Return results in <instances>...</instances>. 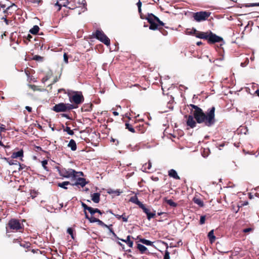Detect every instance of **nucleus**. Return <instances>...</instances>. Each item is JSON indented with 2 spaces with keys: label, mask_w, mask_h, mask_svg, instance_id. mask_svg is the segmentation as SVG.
Returning a JSON list of instances; mask_svg holds the SVG:
<instances>
[{
  "label": "nucleus",
  "mask_w": 259,
  "mask_h": 259,
  "mask_svg": "<svg viewBox=\"0 0 259 259\" xmlns=\"http://www.w3.org/2000/svg\"><path fill=\"white\" fill-rule=\"evenodd\" d=\"M188 106L194 109L193 115L197 123H204L205 125L207 126H211L214 124L215 122L214 107H211L208 110L206 113H205L200 108L196 105L190 104Z\"/></svg>",
  "instance_id": "f257e3e1"
},
{
  "label": "nucleus",
  "mask_w": 259,
  "mask_h": 259,
  "mask_svg": "<svg viewBox=\"0 0 259 259\" xmlns=\"http://www.w3.org/2000/svg\"><path fill=\"white\" fill-rule=\"evenodd\" d=\"M84 98H69V103H59L55 104L52 110L56 113L69 112L71 110L78 107V105L83 103Z\"/></svg>",
  "instance_id": "f03ea898"
},
{
  "label": "nucleus",
  "mask_w": 259,
  "mask_h": 259,
  "mask_svg": "<svg viewBox=\"0 0 259 259\" xmlns=\"http://www.w3.org/2000/svg\"><path fill=\"white\" fill-rule=\"evenodd\" d=\"M24 221V220L21 221L15 218L10 219L6 224V234L11 232L23 233L24 230V226L22 222Z\"/></svg>",
  "instance_id": "7ed1b4c3"
},
{
  "label": "nucleus",
  "mask_w": 259,
  "mask_h": 259,
  "mask_svg": "<svg viewBox=\"0 0 259 259\" xmlns=\"http://www.w3.org/2000/svg\"><path fill=\"white\" fill-rule=\"evenodd\" d=\"M146 19L150 24L149 26L150 29L155 30L160 29L159 26H164V23L153 14H148Z\"/></svg>",
  "instance_id": "20e7f679"
},
{
  "label": "nucleus",
  "mask_w": 259,
  "mask_h": 259,
  "mask_svg": "<svg viewBox=\"0 0 259 259\" xmlns=\"http://www.w3.org/2000/svg\"><path fill=\"white\" fill-rule=\"evenodd\" d=\"M60 176L66 178L76 179L78 172L71 168H60L58 169Z\"/></svg>",
  "instance_id": "39448f33"
},
{
  "label": "nucleus",
  "mask_w": 259,
  "mask_h": 259,
  "mask_svg": "<svg viewBox=\"0 0 259 259\" xmlns=\"http://www.w3.org/2000/svg\"><path fill=\"white\" fill-rule=\"evenodd\" d=\"M210 15V13L209 12L201 11L195 13L193 17L197 22H201L206 20Z\"/></svg>",
  "instance_id": "423d86ee"
},
{
  "label": "nucleus",
  "mask_w": 259,
  "mask_h": 259,
  "mask_svg": "<svg viewBox=\"0 0 259 259\" xmlns=\"http://www.w3.org/2000/svg\"><path fill=\"white\" fill-rule=\"evenodd\" d=\"M96 38L104 43L105 45L109 46L110 44L109 38L101 30H97L95 33Z\"/></svg>",
  "instance_id": "0eeeda50"
},
{
  "label": "nucleus",
  "mask_w": 259,
  "mask_h": 259,
  "mask_svg": "<svg viewBox=\"0 0 259 259\" xmlns=\"http://www.w3.org/2000/svg\"><path fill=\"white\" fill-rule=\"evenodd\" d=\"M207 40L209 44H214L221 42L223 40V38L210 31L208 33Z\"/></svg>",
  "instance_id": "6e6552de"
},
{
  "label": "nucleus",
  "mask_w": 259,
  "mask_h": 259,
  "mask_svg": "<svg viewBox=\"0 0 259 259\" xmlns=\"http://www.w3.org/2000/svg\"><path fill=\"white\" fill-rule=\"evenodd\" d=\"M185 117L187 118V125L191 128H194L196 126L197 121L195 120L193 115H186Z\"/></svg>",
  "instance_id": "1a4fd4ad"
},
{
  "label": "nucleus",
  "mask_w": 259,
  "mask_h": 259,
  "mask_svg": "<svg viewBox=\"0 0 259 259\" xmlns=\"http://www.w3.org/2000/svg\"><path fill=\"white\" fill-rule=\"evenodd\" d=\"M193 31L194 33H195V35L197 37L201 39H207L208 35L209 33L208 32H204L197 31L196 29H194Z\"/></svg>",
  "instance_id": "9d476101"
},
{
  "label": "nucleus",
  "mask_w": 259,
  "mask_h": 259,
  "mask_svg": "<svg viewBox=\"0 0 259 259\" xmlns=\"http://www.w3.org/2000/svg\"><path fill=\"white\" fill-rule=\"evenodd\" d=\"M67 95L68 97H83L81 92L73 91L71 90H68L67 91Z\"/></svg>",
  "instance_id": "9b49d317"
},
{
  "label": "nucleus",
  "mask_w": 259,
  "mask_h": 259,
  "mask_svg": "<svg viewBox=\"0 0 259 259\" xmlns=\"http://www.w3.org/2000/svg\"><path fill=\"white\" fill-rule=\"evenodd\" d=\"M23 150L22 149H21L20 150L17 152H14L11 155V157L12 158H17L20 157L21 160H22V158L23 157Z\"/></svg>",
  "instance_id": "f8f14e48"
},
{
  "label": "nucleus",
  "mask_w": 259,
  "mask_h": 259,
  "mask_svg": "<svg viewBox=\"0 0 259 259\" xmlns=\"http://www.w3.org/2000/svg\"><path fill=\"white\" fill-rule=\"evenodd\" d=\"M132 238L134 239L133 237H131V236L128 235L127 236L126 239H120V240H121L123 242H124L126 243L127 245L130 247H132L133 245V241L131 240V238ZM118 239H119L118 237H117Z\"/></svg>",
  "instance_id": "ddd939ff"
},
{
  "label": "nucleus",
  "mask_w": 259,
  "mask_h": 259,
  "mask_svg": "<svg viewBox=\"0 0 259 259\" xmlns=\"http://www.w3.org/2000/svg\"><path fill=\"white\" fill-rule=\"evenodd\" d=\"M168 176L170 177H172L176 180H180V177L178 175L177 171L175 169H170L168 171Z\"/></svg>",
  "instance_id": "4468645a"
},
{
  "label": "nucleus",
  "mask_w": 259,
  "mask_h": 259,
  "mask_svg": "<svg viewBox=\"0 0 259 259\" xmlns=\"http://www.w3.org/2000/svg\"><path fill=\"white\" fill-rule=\"evenodd\" d=\"M92 200L96 203H98L100 200V194L99 193H95L91 195Z\"/></svg>",
  "instance_id": "2eb2a0df"
},
{
  "label": "nucleus",
  "mask_w": 259,
  "mask_h": 259,
  "mask_svg": "<svg viewBox=\"0 0 259 259\" xmlns=\"http://www.w3.org/2000/svg\"><path fill=\"white\" fill-rule=\"evenodd\" d=\"M129 201L132 203L136 204L139 206V207H140V206L143 204V203L139 200L137 196L136 195L131 197Z\"/></svg>",
  "instance_id": "dca6fc26"
},
{
  "label": "nucleus",
  "mask_w": 259,
  "mask_h": 259,
  "mask_svg": "<svg viewBox=\"0 0 259 259\" xmlns=\"http://www.w3.org/2000/svg\"><path fill=\"white\" fill-rule=\"evenodd\" d=\"M87 184L85 179L82 178H79L77 179L76 183L75 184V185H80L82 187H83Z\"/></svg>",
  "instance_id": "f3484780"
},
{
  "label": "nucleus",
  "mask_w": 259,
  "mask_h": 259,
  "mask_svg": "<svg viewBox=\"0 0 259 259\" xmlns=\"http://www.w3.org/2000/svg\"><path fill=\"white\" fill-rule=\"evenodd\" d=\"M68 147H70L72 151H75L77 149L75 141L71 139L68 144Z\"/></svg>",
  "instance_id": "a211bd4d"
},
{
  "label": "nucleus",
  "mask_w": 259,
  "mask_h": 259,
  "mask_svg": "<svg viewBox=\"0 0 259 259\" xmlns=\"http://www.w3.org/2000/svg\"><path fill=\"white\" fill-rule=\"evenodd\" d=\"M208 238H209V241L210 243H213L215 240V237L214 235V231L213 230H211L208 234Z\"/></svg>",
  "instance_id": "6ab92c4d"
},
{
  "label": "nucleus",
  "mask_w": 259,
  "mask_h": 259,
  "mask_svg": "<svg viewBox=\"0 0 259 259\" xmlns=\"http://www.w3.org/2000/svg\"><path fill=\"white\" fill-rule=\"evenodd\" d=\"M193 201L195 204H197L200 207H203L204 206L203 202L200 198L194 197Z\"/></svg>",
  "instance_id": "aec40b11"
},
{
  "label": "nucleus",
  "mask_w": 259,
  "mask_h": 259,
  "mask_svg": "<svg viewBox=\"0 0 259 259\" xmlns=\"http://www.w3.org/2000/svg\"><path fill=\"white\" fill-rule=\"evenodd\" d=\"M57 186L64 189H67V187H66L68 185H70V183L68 181H64L62 183H58Z\"/></svg>",
  "instance_id": "412c9836"
},
{
  "label": "nucleus",
  "mask_w": 259,
  "mask_h": 259,
  "mask_svg": "<svg viewBox=\"0 0 259 259\" xmlns=\"http://www.w3.org/2000/svg\"><path fill=\"white\" fill-rule=\"evenodd\" d=\"M164 201L167 204L171 207H176L178 206V204L173 201L172 199H167L166 198H164Z\"/></svg>",
  "instance_id": "4be33fe9"
},
{
  "label": "nucleus",
  "mask_w": 259,
  "mask_h": 259,
  "mask_svg": "<svg viewBox=\"0 0 259 259\" xmlns=\"http://www.w3.org/2000/svg\"><path fill=\"white\" fill-rule=\"evenodd\" d=\"M66 2H59V1L57 2L55 5V6L56 7V8H57V11H60L62 6L66 7Z\"/></svg>",
  "instance_id": "5701e85b"
},
{
  "label": "nucleus",
  "mask_w": 259,
  "mask_h": 259,
  "mask_svg": "<svg viewBox=\"0 0 259 259\" xmlns=\"http://www.w3.org/2000/svg\"><path fill=\"white\" fill-rule=\"evenodd\" d=\"M93 105L92 103L85 104L83 105V108L85 111H91L92 110Z\"/></svg>",
  "instance_id": "b1692460"
},
{
  "label": "nucleus",
  "mask_w": 259,
  "mask_h": 259,
  "mask_svg": "<svg viewBox=\"0 0 259 259\" xmlns=\"http://www.w3.org/2000/svg\"><path fill=\"white\" fill-rule=\"evenodd\" d=\"M39 30V28L37 25H34L31 29H30L29 32L32 34H36Z\"/></svg>",
  "instance_id": "393cba45"
},
{
  "label": "nucleus",
  "mask_w": 259,
  "mask_h": 259,
  "mask_svg": "<svg viewBox=\"0 0 259 259\" xmlns=\"http://www.w3.org/2000/svg\"><path fill=\"white\" fill-rule=\"evenodd\" d=\"M137 248L139 250L141 253H144L147 250V247L141 244H138Z\"/></svg>",
  "instance_id": "a878e982"
},
{
  "label": "nucleus",
  "mask_w": 259,
  "mask_h": 259,
  "mask_svg": "<svg viewBox=\"0 0 259 259\" xmlns=\"http://www.w3.org/2000/svg\"><path fill=\"white\" fill-rule=\"evenodd\" d=\"M107 192L109 194H115L117 196L119 195L121 193L120 190H113L111 189H108Z\"/></svg>",
  "instance_id": "bb28decb"
},
{
  "label": "nucleus",
  "mask_w": 259,
  "mask_h": 259,
  "mask_svg": "<svg viewBox=\"0 0 259 259\" xmlns=\"http://www.w3.org/2000/svg\"><path fill=\"white\" fill-rule=\"evenodd\" d=\"M137 7L138 8V12H139V13L140 14L141 18L142 19H144V18L143 17L142 15V10H141L142 3H141V2L140 0L137 3Z\"/></svg>",
  "instance_id": "cd10ccee"
},
{
  "label": "nucleus",
  "mask_w": 259,
  "mask_h": 259,
  "mask_svg": "<svg viewBox=\"0 0 259 259\" xmlns=\"http://www.w3.org/2000/svg\"><path fill=\"white\" fill-rule=\"evenodd\" d=\"M140 241L142 243L146 244L147 245H152L153 244V242L150 240H146L145 239H141Z\"/></svg>",
  "instance_id": "c85d7f7f"
},
{
  "label": "nucleus",
  "mask_w": 259,
  "mask_h": 259,
  "mask_svg": "<svg viewBox=\"0 0 259 259\" xmlns=\"http://www.w3.org/2000/svg\"><path fill=\"white\" fill-rule=\"evenodd\" d=\"M125 126L126 128L128 129L129 131H130L132 133H135V128L132 126V125L128 123H125Z\"/></svg>",
  "instance_id": "c756f323"
},
{
  "label": "nucleus",
  "mask_w": 259,
  "mask_h": 259,
  "mask_svg": "<svg viewBox=\"0 0 259 259\" xmlns=\"http://www.w3.org/2000/svg\"><path fill=\"white\" fill-rule=\"evenodd\" d=\"M156 217V214H155V211L154 210V212H150L147 215V218L148 220H150L152 218H155Z\"/></svg>",
  "instance_id": "7c9ffc66"
},
{
  "label": "nucleus",
  "mask_w": 259,
  "mask_h": 259,
  "mask_svg": "<svg viewBox=\"0 0 259 259\" xmlns=\"http://www.w3.org/2000/svg\"><path fill=\"white\" fill-rule=\"evenodd\" d=\"M63 130L64 132H67L69 135H74V132L68 126H66L65 128H64Z\"/></svg>",
  "instance_id": "2f4dec72"
},
{
  "label": "nucleus",
  "mask_w": 259,
  "mask_h": 259,
  "mask_svg": "<svg viewBox=\"0 0 259 259\" xmlns=\"http://www.w3.org/2000/svg\"><path fill=\"white\" fill-rule=\"evenodd\" d=\"M141 209H142L143 211L147 215L150 212V210L146 208L145 206L143 204L140 207Z\"/></svg>",
  "instance_id": "473e14b6"
},
{
  "label": "nucleus",
  "mask_w": 259,
  "mask_h": 259,
  "mask_svg": "<svg viewBox=\"0 0 259 259\" xmlns=\"http://www.w3.org/2000/svg\"><path fill=\"white\" fill-rule=\"evenodd\" d=\"M67 233L70 235L71 238L74 239L73 229L72 228H68L67 230Z\"/></svg>",
  "instance_id": "72a5a7b5"
},
{
  "label": "nucleus",
  "mask_w": 259,
  "mask_h": 259,
  "mask_svg": "<svg viewBox=\"0 0 259 259\" xmlns=\"http://www.w3.org/2000/svg\"><path fill=\"white\" fill-rule=\"evenodd\" d=\"M96 223H97L99 225L101 226L102 227L109 228V226L105 224L103 222H102V221L98 219Z\"/></svg>",
  "instance_id": "f704fd0d"
},
{
  "label": "nucleus",
  "mask_w": 259,
  "mask_h": 259,
  "mask_svg": "<svg viewBox=\"0 0 259 259\" xmlns=\"http://www.w3.org/2000/svg\"><path fill=\"white\" fill-rule=\"evenodd\" d=\"M48 164V161L47 160H45L41 161V164L44 168L47 171L49 170V169L48 167L47 166V165Z\"/></svg>",
  "instance_id": "c9c22d12"
},
{
  "label": "nucleus",
  "mask_w": 259,
  "mask_h": 259,
  "mask_svg": "<svg viewBox=\"0 0 259 259\" xmlns=\"http://www.w3.org/2000/svg\"><path fill=\"white\" fill-rule=\"evenodd\" d=\"M174 98H170V100L167 103V106L169 109H173V106L171 105L174 102Z\"/></svg>",
  "instance_id": "e433bc0d"
},
{
  "label": "nucleus",
  "mask_w": 259,
  "mask_h": 259,
  "mask_svg": "<svg viewBox=\"0 0 259 259\" xmlns=\"http://www.w3.org/2000/svg\"><path fill=\"white\" fill-rule=\"evenodd\" d=\"M30 88L34 91H44V89H39L38 87L35 85H30Z\"/></svg>",
  "instance_id": "4c0bfd02"
},
{
  "label": "nucleus",
  "mask_w": 259,
  "mask_h": 259,
  "mask_svg": "<svg viewBox=\"0 0 259 259\" xmlns=\"http://www.w3.org/2000/svg\"><path fill=\"white\" fill-rule=\"evenodd\" d=\"M169 252L167 250H166L164 255L163 259H170Z\"/></svg>",
  "instance_id": "58836bf2"
},
{
  "label": "nucleus",
  "mask_w": 259,
  "mask_h": 259,
  "mask_svg": "<svg viewBox=\"0 0 259 259\" xmlns=\"http://www.w3.org/2000/svg\"><path fill=\"white\" fill-rule=\"evenodd\" d=\"M50 77V75L47 74L44 77L42 78L41 81L42 83H45Z\"/></svg>",
  "instance_id": "ea45409f"
},
{
  "label": "nucleus",
  "mask_w": 259,
  "mask_h": 259,
  "mask_svg": "<svg viewBox=\"0 0 259 259\" xmlns=\"http://www.w3.org/2000/svg\"><path fill=\"white\" fill-rule=\"evenodd\" d=\"M121 215L123 217H121V219H122L123 222H127L128 218V216H126L125 213H123Z\"/></svg>",
  "instance_id": "a19ab883"
},
{
  "label": "nucleus",
  "mask_w": 259,
  "mask_h": 259,
  "mask_svg": "<svg viewBox=\"0 0 259 259\" xmlns=\"http://www.w3.org/2000/svg\"><path fill=\"white\" fill-rule=\"evenodd\" d=\"M205 215H202L200 217V224L202 225L205 223Z\"/></svg>",
  "instance_id": "79ce46f5"
},
{
  "label": "nucleus",
  "mask_w": 259,
  "mask_h": 259,
  "mask_svg": "<svg viewBox=\"0 0 259 259\" xmlns=\"http://www.w3.org/2000/svg\"><path fill=\"white\" fill-rule=\"evenodd\" d=\"M90 213L92 214V215H93L95 213V208H94L92 207H90L89 208L88 210Z\"/></svg>",
  "instance_id": "37998d69"
},
{
  "label": "nucleus",
  "mask_w": 259,
  "mask_h": 259,
  "mask_svg": "<svg viewBox=\"0 0 259 259\" xmlns=\"http://www.w3.org/2000/svg\"><path fill=\"white\" fill-rule=\"evenodd\" d=\"M81 206L83 208L84 211L88 210L90 206H88L86 204L83 202H81Z\"/></svg>",
  "instance_id": "c03bdc74"
},
{
  "label": "nucleus",
  "mask_w": 259,
  "mask_h": 259,
  "mask_svg": "<svg viewBox=\"0 0 259 259\" xmlns=\"http://www.w3.org/2000/svg\"><path fill=\"white\" fill-rule=\"evenodd\" d=\"M2 19L4 20V21L6 23V24L7 25H8L10 24V23H11L12 22V21H9L7 19L6 15H5V17H3L2 18Z\"/></svg>",
  "instance_id": "a18cd8bd"
},
{
  "label": "nucleus",
  "mask_w": 259,
  "mask_h": 259,
  "mask_svg": "<svg viewBox=\"0 0 259 259\" xmlns=\"http://www.w3.org/2000/svg\"><path fill=\"white\" fill-rule=\"evenodd\" d=\"M97 220L98 219L97 218H96L95 217H90V219H89V221L91 222V223H96L97 221Z\"/></svg>",
  "instance_id": "49530a36"
},
{
  "label": "nucleus",
  "mask_w": 259,
  "mask_h": 259,
  "mask_svg": "<svg viewBox=\"0 0 259 259\" xmlns=\"http://www.w3.org/2000/svg\"><path fill=\"white\" fill-rule=\"evenodd\" d=\"M30 194H31V196L32 197V198H34L36 196L37 193L35 191L32 190L31 191Z\"/></svg>",
  "instance_id": "de8ad7c7"
},
{
  "label": "nucleus",
  "mask_w": 259,
  "mask_h": 259,
  "mask_svg": "<svg viewBox=\"0 0 259 259\" xmlns=\"http://www.w3.org/2000/svg\"><path fill=\"white\" fill-rule=\"evenodd\" d=\"M61 116L62 117H65L68 119H70V117L69 116V115L68 114H66V113H62L60 114Z\"/></svg>",
  "instance_id": "09e8293b"
},
{
  "label": "nucleus",
  "mask_w": 259,
  "mask_h": 259,
  "mask_svg": "<svg viewBox=\"0 0 259 259\" xmlns=\"http://www.w3.org/2000/svg\"><path fill=\"white\" fill-rule=\"evenodd\" d=\"M252 231V229L251 228H245L243 230V232L244 233H248L250 231Z\"/></svg>",
  "instance_id": "8fccbe9b"
},
{
  "label": "nucleus",
  "mask_w": 259,
  "mask_h": 259,
  "mask_svg": "<svg viewBox=\"0 0 259 259\" xmlns=\"http://www.w3.org/2000/svg\"><path fill=\"white\" fill-rule=\"evenodd\" d=\"M13 6H15V5H11V6L8 7L5 10H4V14H6L5 15L7 16V14H8V12L10 8H12Z\"/></svg>",
  "instance_id": "3c124183"
},
{
  "label": "nucleus",
  "mask_w": 259,
  "mask_h": 259,
  "mask_svg": "<svg viewBox=\"0 0 259 259\" xmlns=\"http://www.w3.org/2000/svg\"><path fill=\"white\" fill-rule=\"evenodd\" d=\"M63 57H64V62L66 63H68V56H67V55L66 53H64V55H63Z\"/></svg>",
  "instance_id": "603ef678"
},
{
  "label": "nucleus",
  "mask_w": 259,
  "mask_h": 259,
  "mask_svg": "<svg viewBox=\"0 0 259 259\" xmlns=\"http://www.w3.org/2000/svg\"><path fill=\"white\" fill-rule=\"evenodd\" d=\"M254 6H259L258 3H252L250 4L249 5H246V7H254Z\"/></svg>",
  "instance_id": "864d4df0"
},
{
  "label": "nucleus",
  "mask_w": 259,
  "mask_h": 259,
  "mask_svg": "<svg viewBox=\"0 0 259 259\" xmlns=\"http://www.w3.org/2000/svg\"><path fill=\"white\" fill-rule=\"evenodd\" d=\"M248 204V202L247 201H245L244 202L243 204H241V206H238V210L236 211V212H237L238 211V210H239V208L240 207H242V206H244V205H246Z\"/></svg>",
  "instance_id": "5fc2aeb1"
},
{
  "label": "nucleus",
  "mask_w": 259,
  "mask_h": 259,
  "mask_svg": "<svg viewBox=\"0 0 259 259\" xmlns=\"http://www.w3.org/2000/svg\"><path fill=\"white\" fill-rule=\"evenodd\" d=\"M25 109L29 112L31 113L32 112V108L29 106H26Z\"/></svg>",
  "instance_id": "6e6d98bb"
},
{
  "label": "nucleus",
  "mask_w": 259,
  "mask_h": 259,
  "mask_svg": "<svg viewBox=\"0 0 259 259\" xmlns=\"http://www.w3.org/2000/svg\"><path fill=\"white\" fill-rule=\"evenodd\" d=\"M99 213L100 214H103V212H102L100 209H99L98 208H95V213Z\"/></svg>",
  "instance_id": "4d7b16f0"
},
{
  "label": "nucleus",
  "mask_w": 259,
  "mask_h": 259,
  "mask_svg": "<svg viewBox=\"0 0 259 259\" xmlns=\"http://www.w3.org/2000/svg\"><path fill=\"white\" fill-rule=\"evenodd\" d=\"M114 215L118 220L121 219V217H123L122 215H119V214H114Z\"/></svg>",
  "instance_id": "13d9d810"
},
{
  "label": "nucleus",
  "mask_w": 259,
  "mask_h": 259,
  "mask_svg": "<svg viewBox=\"0 0 259 259\" xmlns=\"http://www.w3.org/2000/svg\"><path fill=\"white\" fill-rule=\"evenodd\" d=\"M84 214H85V218L87 219L88 220H89L90 217L88 214L87 211H84Z\"/></svg>",
  "instance_id": "bf43d9fd"
},
{
  "label": "nucleus",
  "mask_w": 259,
  "mask_h": 259,
  "mask_svg": "<svg viewBox=\"0 0 259 259\" xmlns=\"http://www.w3.org/2000/svg\"><path fill=\"white\" fill-rule=\"evenodd\" d=\"M110 231L113 234V235L114 236H116V235L115 234V233H114V232L113 231L112 229V228H110V227L109 228H108Z\"/></svg>",
  "instance_id": "052dcab7"
},
{
  "label": "nucleus",
  "mask_w": 259,
  "mask_h": 259,
  "mask_svg": "<svg viewBox=\"0 0 259 259\" xmlns=\"http://www.w3.org/2000/svg\"><path fill=\"white\" fill-rule=\"evenodd\" d=\"M5 131V127L2 126H0V133L2 132H4Z\"/></svg>",
  "instance_id": "680f3d73"
},
{
  "label": "nucleus",
  "mask_w": 259,
  "mask_h": 259,
  "mask_svg": "<svg viewBox=\"0 0 259 259\" xmlns=\"http://www.w3.org/2000/svg\"><path fill=\"white\" fill-rule=\"evenodd\" d=\"M20 246H23L24 247H28L29 246L27 244H25L23 243H20Z\"/></svg>",
  "instance_id": "e2e57ef3"
},
{
  "label": "nucleus",
  "mask_w": 259,
  "mask_h": 259,
  "mask_svg": "<svg viewBox=\"0 0 259 259\" xmlns=\"http://www.w3.org/2000/svg\"><path fill=\"white\" fill-rule=\"evenodd\" d=\"M113 114L115 116H117V115H119V113L116 111H114L113 112Z\"/></svg>",
  "instance_id": "0e129e2a"
},
{
  "label": "nucleus",
  "mask_w": 259,
  "mask_h": 259,
  "mask_svg": "<svg viewBox=\"0 0 259 259\" xmlns=\"http://www.w3.org/2000/svg\"><path fill=\"white\" fill-rule=\"evenodd\" d=\"M255 94L259 97V90H257L255 92Z\"/></svg>",
  "instance_id": "69168bd1"
},
{
  "label": "nucleus",
  "mask_w": 259,
  "mask_h": 259,
  "mask_svg": "<svg viewBox=\"0 0 259 259\" xmlns=\"http://www.w3.org/2000/svg\"><path fill=\"white\" fill-rule=\"evenodd\" d=\"M151 162H149V164H148V169H150L151 168Z\"/></svg>",
  "instance_id": "338daca9"
},
{
  "label": "nucleus",
  "mask_w": 259,
  "mask_h": 259,
  "mask_svg": "<svg viewBox=\"0 0 259 259\" xmlns=\"http://www.w3.org/2000/svg\"><path fill=\"white\" fill-rule=\"evenodd\" d=\"M32 38L31 35H30V34H28V36H27V38H28V39L29 40H30V38Z\"/></svg>",
  "instance_id": "774afa93"
}]
</instances>
